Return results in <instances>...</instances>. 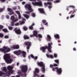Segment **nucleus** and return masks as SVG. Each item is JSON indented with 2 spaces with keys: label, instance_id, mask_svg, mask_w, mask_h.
I'll use <instances>...</instances> for the list:
<instances>
[{
  "label": "nucleus",
  "instance_id": "obj_48",
  "mask_svg": "<svg viewBox=\"0 0 77 77\" xmlns=\"http://www.w3.org/2000/svg\"><path fill=\"white\" fill-rule=\"evenodd\" d=\"M16 12L18 15L20 14V12L18 11H16Z\"/></svg>",
  "mask_w": 77,
  "mask_h": 77
},
{
  "label": "nucleus",
  "instance_id": "obj_25",
  "mask_svg": "<svg viewBox=\"0 0 77 77\" xmlns=\"http://www.w3.org/2000/svg\"><path fill=\"white\" fill-rule=\"evenodd\" d=\"M46 56H47L48 57H50V58H51V59H53L54 58L53 56L51 54L49 55L47 54H46Z\"/></svg>",
  "mask_w": 77,
  "mask_h": 77
},
{
  "label": "nucleus",
  "instance_id": "obj_15",
  "mask_svg": "<svg viewBox=\"0 0 77 77\" xmlns=\"http://www.w3.org/2000/svg\"><path fill=\"white\" fill-rule=\"evenodd\" d=\"M59 66V64L55 63H54L53 65L50 64V68H53L54 66Z\"/></svg>",
  "mask_w": 77,
  "mask_h": 77
},
{
  "label": "nucleus",
  "instance_id": "obj_51",
  "mask_svg": "<svg viewBox=\"0 0 77 77\" xmlns=\"http://www.w3.org/2000/svg\"><path fill=\"white\" fill-rule=\"evenodd\" d=\"M3 11H4V9L2 8L0 9V12H2Z\"/></svg>",
  "mask_w": 77,
  "mask_h": 77
},
{
  "label": "nucleus",
  "instance_id": "obj_31",
  "mask_svg": "<svg viewBox=\"0 0 77 77\" xmlns=\"http://www.w3.org/2000/svg\"><path fill=\"white\" fill-rule=\"evenodd\" d=\"M32 4L33 6H38V2H32Z\"/></svg>",
  "mask_w": 77,
  "mask_h": 77
},
{
  "label": "nucleus",
  "instance_id": "obj_57",
  "mask_svg": "<svg viewBox=\"0 0 77 77\" xmlns=\"http://www.w3.org/2000/svg\"><path fill=\"white\" fill-rule=\"evenodd\" d=\"M13 9L14 10H16V9H17V7H14L13 8Z\"/></svg>",
  "mask_w": 77,
  "mask_h": 77
},
{
  "label": "nucleus",
  "instance_id": "obj_44",
  "mask_svg": "<svg viewBox=\"0 0 77 77\" xmlns=\"http://www.w3.org/2000/svg\"><path fill=\"white\" fill-rule=\"evenodd\" d=\"M38 37H39V38H42V35L40 34H38Z\"/></svg>",
  "mask_w": 77,
  "mask_h": 77
},
{
  "label": "nucleus",
  "instance_id": "obj_3",
  "mask_svg": "<svg viewBox=\"0 0 77 77\" xmlns=\"http://www.w3.org/2000/svg\"><path fill=\"white\" fill-rule=\"evenodd\" d=\"M24 7L25 9H26V10L27 9L28 11H29L25 12V13L27 14H29L30 12H32L33 11V10L32 8V5L30 4H26L24 6Z\"/></svg>",
  "mask_w": 77,
  "mask_h": 77
},
{
  "label": "nucleus",
  "instance_id": "obj_16",
  "mask_svg": "<svg viewBox=\"0 0 77 77\" xmlns=\"http://www.w3.org/2000/svg\"><path fill=\"white\" fill-rule=\"evenodd\" d=\"M42 23L44 25H45V26H47V25H48V22H47V21L45 20H43L42 21Z\"/></svg>",
  "mask_w": 77,
  "mask_h": 77
},
{
  "label": "nucleus",
  "instance_id": "obj_59",
  "mask_svg": "<svg viewBox=\"0 0 77 77\" xmlns=\"http://www.w3.org/2000/svg\"><path fill=\"white\" fill-rule=\"evenodd\" d=\"M33 59H34L35 60H37L38 59V57L37 56H36L35 57H34V58Z\"/></svg>",
  "mask_w": 77,
  "mask_h": 77
},
{
  "label": "nucleus",
  "instance_id": "obj_60",
  "mask_svg": "<svg viewBox=\"0 0 77 77\" xmlns=\"http://www.w3.org/2000/svg\"><path fill=\"white\" fill-rule=\"evenodd\" d=\"M1 2H3V3H4V2H5L6 1V0H1Z\"/></svg>",
  "mask_w": 77,
  "mask_h": 77
},
{
  "label": "nucleus",
  "instance_id": "obj_47",
  "mask_svg": "<svg viewBox=\"0 0 77 77\" xmlns=\"http://www.w3.org/2000/svg\"><path fill=\"white\" fill-rule=\"evenodd\" d=\"M15 26H19V25H20V23L18 22L17 23L15 24Z\"/></svg>",
  "mask_w": 77,
  "mask_h": 77
},
{
  "label": "nucleus",
  "instance_id": "obj_58",
  "mask_svg": "<svg viewBox=\"0 0 77 77\" xmlns=\"http://www.w3.org/2000/svg\"><path fill=\"white\" fill-rule=\"evenodd\" d=\"M5 38H9V36L8 35H5L4 37Z\"/></svg>",
  "mask_w": 77,
  "mask_h": 77
},
{
  "label": "nucleus",
  "instance_id": "obj_33",
  "mask_svg": "<svg viewBox=\"0 0 77 77\" xmlns=\"http://www.w3.org/2000/svg\"><path fill=\"white\" fill-rule=\"evenodd\" d=\"M35 71H35V72H36L37 73H39V69L38 68H35Z\"/></svg>",
  "mask_w": 77,
  "mask_h": 77
},
{
  "label": "nucleus",
  "instance_id": "obj_14",
  "mask_svg": "<svg viewBox=\"0 0 77 77\" xmlns=\"http://www.w3.org/2000/svg\"><path fill=\"white\" fill-rule=\"evenodd\" d=\"M38 10L41 14H45V12L44 11V10L42 8H38Z\"/></svg>",
  "mask_w": 77,
  "mask_h": 77
},
{
  "label": "nucleus",
  "instance_id": "obj_52",
  "mask_svg": "<svg viewBox=\"0 0 77 77\" xmlns=\"http://www.w3.org/2000/svg\"><path fill=\"white\" fill-rule=\"evenodd\" d=\"M54 57L56 58L57 57V54H54Z\"/></svg>",
  "mask_w": 77,
  "mask_h": 77
},
{
  "label": "nucleus",
  "instance_id": "obj_12",
  "mask_svg": "<svg viewBox=\"0 0 77 77\" xmlns=\"http://www.w3.org/2000/svg\"><path fill=\"white\" fill-rule=\"evenodd\" d=\"M15 16L14 15L12 16L11 17V20H12V21H14V22H17V21L18 20V19H15Z\"/></svg>",
  "mask_w": 77,
  "mask_h": 77
},
{
  "label": "nucleus",
  "instance_id": "obj_29",
  "mask_svg": "<svg viewBox=\"0 0 77 77\" xmlns=\"http://www.w3.org/2000/svg\"><path fill=\"white\" fill-rule=\"evenodd\" d=\"M23 15L25 18H26V19H29V15L26 14H23Z\"/></svg>",
  "mask_w": 77,
  "mask_h": 77
},
{
  "label": "nucleus",
  "instance_id": "obj_42",
  "mask_svg": "<svg viewBox=\"0 0 77 77\" xmlns=\"http://www.w3.org/2000/svg\"><path fill=\"white\" fill-rule=\"evenodd\" d=\"M59 2H60V0H57L55 1L54 2V3H59Z\"/></svg>",
  "mask_w": 77,
  "mask_h": 77
},
{
  "label": "nucleus",
  "instance_id": "obj_50",
  "mask_svg": "<svg viewBox=\"0 0 77 77\" xmlns=\"http://www.w3.org/2000/svg\"><path fill=\"white\" fill-rule=\"evenodd\" d=\"M18 15V18H19V19H21V14H20L19 15Z\"/></svg>",
  "mask_w": 77,
  "mask_h": 77
},
{
  "label": "nucleus",
  "instance_id": "obj_43",
  "mask_svg": "<svg viewBox=\"0 0 77 77\" xmlns=\"http://www.w3.org/2000/svg\"><path fill=\"white\" fill-rule=\"evenodd\" d=\"M4 36L3 34L0 33V38H3Z\"/></svg>",
  "mask_w": 77,
  "mask_h": 77
},
{
  "label": "nucleus",
  "instance_id": "obj_27",
  "mask_svg": "<svg viewBox=\"0 0 77 77\" xmlns=\"http://www.w3.org/2000/svg\"><path fill=\"white\" fill-rule=\"evenodd\" d=\"M45 66H42V68L41 69V71H42V72H44V73L45 72Z\"/></svg>",
  "mask_w": 77,
  "mask_h": 77
},
{
  "label": "nucleus",
  "instance_id": "obj_8",
  "mask_svg": "<svg viewBox=\"0 0 77 77\" xmlns=\"http://www.w3.org/2000/svg\"><path fill=\"white\" fill-rule=\"evenodd\" d=\"M56 72H57L58 74H61L62 72V68H59V67H57V68Z\"/></svg>",
  "mask_w": 77,
  "mask_h": 77
},
{
  "label": "nucleus",
  "instance_id": "obj_10",
  "mask_svg": "<svg viewBox=\"0 0 77 77\" xmlns=\"http://www.w3.org/2000/svg\"><path fill=\"white\" fill-rule=\"evenodd\" d=\"M21 51L20 50H18L14 51V53L16 54V55H17V56H19V55H20V54H21Z\"/></svg>",
  "mask_w": 77,
  "mask_h": 77
},
{
  "label": "nucleus",
  "instance_id": "obj_34",
  "mask_svg": "<svg viewBox=\"0 0 77 77\" xmlns=\"http://www.w3.org/2000/svg\"><path fill=\"white\" fill-rule=\"evenodd\" d=\"M54 62H56L58 65L59 64V60H54Z\"/></svg>",
  "mask_w": 77,
  "mask_h": 77
},
{
  "label": "nucleus",
  "instance_id": "obj_22",
  "mask_svg": "<svg viewBox=\"0 0 77 77\" xmlns=\"http://www.w3.org/2000/svg\"><path fill=\"white\" fill-rule=\"evenodd\" d=\"M50 5H50H52V3H51V2H48L47 3L45 2L44 3L45 6H47V5Z\"/></svg>",
  "mask_w": 77,
  "mask_h": 77
},
{
  "label": "nucleus",
  "instance_id": "obj_37",
  "mask_svg": "<svg viewBox=\"0 0 77 77\" xmlns=\"http://www.w3.org/2000/svg\"><path fill=\"white\" fill-rule=\"evenodd\" d=\"M14 23H15V22L12 21L11 22V26H14Z\"/></svg>",
  "mask_w": 77,
  "mask_h": 77
},
{
  "label": "nucleus",
  "instance_id": "obj_35",
  "mask_svg": "<svg viewBox=\"0 0 77 77\" xmlns=\"http://www.w3.org/2000/svg\"><path fill=\"white\" fill-rule=\"evenodd\" d=\"M23 29L24 30V31H26V30H27V29H28V28L26 26H23Z\"/></svg>",
  "mask_w": 77,
  "mask_h": 77
},
{
  "label": "nucleus",
  "instance_id": "obj_20",
  "mask_svg": "<svg viewBox=\"0 0 77 77\" xmlns=\"http://www.w3.org/2000/svg\"><path fill=\"white\" fill-rule=\"evenodd\" d=\"M23 38L24 39H30V37L29 36L27 35H24L23 36Z\"/></svg>",
  "mask_w": 77,
  "mask_h": 77
},
{
  "label": "nucleus",
  "instance_id": "obj_28",
  "mask_svg": "<svg viewBox=\"0 0 77 77\" xmlns=\"http://www.w3.org/2000/svg\"><path fill=\"white\" fill-rule=\"evenodd\" d=\"M6 73L3 72V71H0V77H2V75H6Z\"/></svg>",
  "mask_w": 77,
  "mask_h": 77
},
{
  "label": "nucleus",
  "instance_id": "obj_5",
  "mask_svg": "<svg viewBox=\"0 0 77 77\" xmlns=\"http://www.w3.org/2000/svg\"><path fill=\"white\" fill-rule=\"evenodd\" d=\"M21 68L22 69L21 71L22 72H25V74H24V75H26V72L28 70V67L27 65L23 66H21Z\"/></svg>",
  "mask_w": 77,
  "mask_h": 77
},
{
  "label": "nucleus",
  "instance_id": "obj_36",
  "mask_svg": "<svg viewBox=\"0 0 77 77\" xmlns=\"http://www.w3.org/2000/svg\"><path fill=\"white\" fill-rule=\"evenodd\" d=\"M52 68V71H55L56 69L57 70V67H56L55 68L53 67L52 68Z\"/></svg>",
  "mask_w": 77,
  "mask_h": 77
},
{
  "label": "nucleus",
  "instance_id": "obj_41",
  "mask_svg": "<svg viewBox=\"0 0 77 77\" xmlns=\"http://www.w3.org/2000/svg\"><path fill=\"white\" fill-rule=\"evenodd\" d=\"M31 15L33 17H35L36 16V14L35 13H32L31 14Z\"/></svg>",
  "mask_w": 77,
  "mask_h": 77
},
{
  "label": "nucleus",
  "instance_id": "obj_6",
  "mask_svg": "<svg viewBox=\"0 0 77 77\" xmlns=\"http://www.w3.org/2000/svg\"><path fill=\"white\" fill-rule=\"evenodd\" d=\"M17 27H16L14 28V29L13 30V31L15 32V33L17 34V35H21V31L20 29L19 28L18 29Z\"/></svg>",
  "mask_w": 77,
  "mask_h": 77
},
{
  "label": "nucleus",
  "instance_id": "obj_45",
  "mask_svg": "<svg viewBox=\"0 0 77 77\" xmlns=\"http://www.w3.org/2000/svg\"><path fill=\"white\" fill-rule=\"evenodd\" d=\"M3 28V25H0V30H2Z\"/></svg>",
  "mask_w": 77,
  "mask_h": 77
},
{
  "label": "nucleus",
  "instance_id": "obj_61",
  "mask_svg": "<svg viewBox=\"0 0 77 77\" xmlns=\"http://www.w3.org/2000/svg\"><path fill=\"white\" fill-rule=\"evenodd\" d=\"M52 8V6H48V8H49V9H51Z\"/></svg>",
  "mask_w": 77,
  "mask_h": 77
},
{
  "label": "nucleus",
  "instance_id": "obj_7",
  "mask_svg": "<svg viewBox=\"0 0 77 77\" xmlns=\"http://www.w3.org/2000/svg\"><path fill=\"white\" fill-rule=\"evenodd\" d=\"M24 45L26 46V49L27 50H29L30 47V46L32 45V43L29 41L26 42H24Z\"/></svg>",
  "mask_w": 77,
  "mask_h": 77
},
{
  "label": "nucleus",
  "instance_id": "obj_11",
  "mask_svg": "<svg viewBox=\"0 0 77 77\" xmlns=\"http://www.w3.org/2000/svg\"><path fill=\"white\" fill-rule=\"evenodd\" d=\"M20 48V46L18 45H17L15 46H13L11 47V49H19Z\"/></svg>",
  "mask_w": 77,
  "mask_h": 77
},
{
  "label": "nucleus",
  "instance_id": "obj_46",
  "mask_svg": "<svg viewBox=\"0 0 77 77\" xmlns=\"http://www.w3.org/2000/svg\"><path fill=\"white\" fill-rule=\"evenodd\" d=\"M75 17V14L74 15H72L70 16V18H73Z\"/></svg>",
  "mask_w": 77,
  "mask_h": 77
},
{
  "label": "nucleus",
  "instance_id": "obj_26",
  "mask_svg": "<svg viewBox=\"0 0 77 77\" xmlns=\"http://www.w3.org/2000/svg\"><path fill=\"white\" fill-rule=\"evenodd\" d=\"M2 71L5 72V74L6 73V74H7V69H6V68L5 67H3V69H2Z\"/></svg>",
  "mask_w": 77,
  "mask_h": 77
},
{
  "label": "nucleus",
  "instance_id": "obj_24",
  "mask_svg": "<svg viewBox=\"0 0 77 77\" xmlns=\"http://www.w3.org/2000/svg\"><path fill=\"white\" fill-rule=\"evenodd\" d=\"M7 69L9 71H11V70H12V69H13V67L8 66Z\"/></svg>",
  "mask_w": 77,
  "mask_h": 77
},
{
  "label": "nucleus",
  "instance_id": "obj_49",
  "mask_svg": "<svg viewBox=\"0 0 77 77\" xmlns=\"http://www.w3.org/2000/svg\"><path fill=\"white\" fill-rule=\"evenodd\" d=\"M21 53L22 54H26V53L24 51H22Z\"/></svg>",
  "mask_w": 77,
  "mask_h": 77
},
{
  "label": "nucleus",
  "instance_id": "obj_38",
  "mask_svg": "<svg viewBox=\"0 0 77 77\" xmlns=\"http://www.w3.org/2000/svg\"><path fill=\"white\" fill-rule=\"evenodd\" d=\"M68 7H69L70 8H72V9H75V7L73 5H70Z\"/></svg>",
  "mask_w": 77,
  "mask_h": 77
},
{
  "label": "nucleus",
  "instance_id": "obj_64",
  "mask_svg": "<svg viewBox=\"0 0 77 77\" xmlns=\"http://www.w3.org/2000/svg\"><path fill=\"white\" fill-rule=\"evenodd\" d=\"M25 4H26V2H22V5H25Z\"/></svg>",
  "mask_w": 77,
  "mask_h": 77
},
{
  "label": "nucleus",
  "instance_id": "obj_1",
  "mask_svg": "<svg viewBox=\"0 0 77 77\" xmlns=\"http://www.w3.org/2000/svg\"><path fill=\"white\" fill-rule=\"evenodd\" d=\"M53 45V43L52 42L51 43H48V46H45V47H42L41 48V50L42 51V52L45 53V50L48 49V51L49 53L51 52V48H52V45Z\"/></svg>",
  "mask_w": 77,
  "mask_h": 77
},
{
  "label": "nucleus",
  "instance_id": "obj_40",
  "mask_svg": "<svg viewBox=\"0 0 77 77\" xmlns=\"http://www.w3.org/2000/svg\"><path fill=\"white\" fill-rule=\"evenodd\" d=\"M8 28L9 30H12L13 29V27L11 26H9L8 27Z\"/></svg>",
  "mask_w": 77,
  "mask_h": 77
},
{
  "label": "nucleus",
  "instance_id": "obj_30",
  "mask_svg": "<svg viewBox=\"0 0 77 77\" xmlns=\"http://www.w3.org/2000/svg\"><path fill=\"white\" fill-rule=\"evenodd\" d=\"M17 73L18 74H19V75H20V76H23V72L21 71L18 72Z\"/></svg>",
  "mask_w": 77,
  "mask_h": 77
},
{
  "label": "nucleus",
  "instance_id": "obj_2",
  "mask_svg": "<svg viewBox=\"0 0 77 77\" xmlns=\"http://www.w3.org/2000/svg\"><path fill=\"white\" fill-rule=\"evenodd\" d=\"M4 59L7 63H11L13 61V59L11 58L10 55L9 54H6L4 56Z\"/></svg>",
  "mask_w": 77,
  "mask_h": 77
},
{
  "label": "nucleus",
  "instance_id": "obj_53",
  "mask_svg": "<svg viewBox=\"0 0 77 77\" xmlns=\"http://www.w3.org/2000/svg\"><path fill=\"white\" fill-rule=\"evenodd\" d=\"M76 12V10L75 9H74L72 12V14H74L75 12Z\"/></svg>",
  "mask_w": 77,
  "mask_h": 77
},
{
  "label": "nucleus",
  "instance_id": "obj_13",
  "mask_svg": "<svg viewBox=\"0 0 77 77\" xmlns=\"http://www.w3.org/2000/svg\"><path fill=\"white\" fill-rule=\"evenodd\" d=\"M37 65L38 66H40V67H42V66H45V65L44 64V63L42 62H37Z\"/></svg>",
  "mask_w": 77,
  "mask_h": 77
},
{
  "label": "nucleus",
  "instance_id": "obj_32",
  "mask_svg": "<svg viewBox=\"0 0 77 77\" xmlns=\"http://www.w3.org/2000/svg\"><path fill=\"white\" fill-rule=\"evenodd\" d=\"M2 31L5 33H7V32H8V29L6 28L4 29H2Z\"/></svg>",
  "mask_w": 77,
  "mask_h": 77
},
{
  "label": "nucleus",
  "instance_id": "obj_23",
  "mask_svg": "<svg viewBox=\"0 0 77 77\" xmlns=\"http://www.w3.org/2000/svg\"><path fill=\"white\" fill-rule=\"evenodd\" d=\"M37 6H42V2L40 1L37 2Z\"/></svg>",
  "mask_w": 77,
  "mask_h": 77
},
{
  "label": "nucleus",
  "instance_id": "obj_62",
  "mask_svg": "<svg viewBox=\"0 0 77 77\" xmlns=\"http://www.w3.org/2000/svg\"><path fill=\"white\" fill-rule=\"evenodd\" d=\"M26 54H22V56L23 57H26Z\"/></svg>",
  "mask_w": 77,
  "mask_h": 77
},
{
  "label": "nucleus",
  "instance_id": "obj_56",
  "mask_svg": "<svg viewBox=\"0 0 77 77\" xmlns=\"http://www.w3.org/2000/svg\"><path fill=\"white\" fill-rule=\"evenodd\" d=\"M31 57H32V58H33V59L35 58V57L33 55V54H32L31 55Z\"/></svg>",
  "mask_w": 77,
  "mask_h": 77
},
{
  "label": "nucleus",
  "instance_id": "obj_63",
  "mask_svg": "<svg viewBox=\"0 0 77 77\" xmlns=\"http://www.w3.org/2000/svg\"><path fill=\"white\" fill-rule=\"evenodd\" d=\"M72 12V11H71L69 13V14H71V13Z\"/></svg>",
  "mask_w": 77,
  "mask_h": 77
},
{
  "label": "nucleus",
  "instance_id": "obj_55",
  "mask_svg": "<svg viewBox=\"0 0 77 77\" xmlns=\"http://www.w3.org/2000/svg\"><path fill=\"white\" fill-rule=\"evenodd\" d=\"M30 36L31 38H32V37H34L35 36V35H30Z\"/></svg>",
  "mask_w": 77,
  "mask_h": 77
},
{
  "label": "nucleus",
  "instance_id": "obj_9",
  "mask_svg": "<svg viewBox=\"0 0 77 77\" xmlns=\"http://www.w3.org/2000/svg\"><path fill=\"white\" fill-rule=\"evenodd\" d=\"M7 10L8 12H9L10 13H8V14H9L10 15H13V14H15L14 12V11H12V9H11L10 8H7Z\"/></svg>",
  "mask_w": 77,
  "mask_h": 77
},
{
  "label": "nucleus",
  "instance_id": "obj_18",
  "mask_svg": "<svg viewBox=\"0 0 77 77\" xmlns=\"http://www.w3.org/2000/svg\"><path fill=\"white\" fill-rule=\"evenodd\" d=\"M47 40L48 41H51V36L49 35H47Z\"/></svg>",
  "mask_w": 77,
  "mask_h": 77
},
{
  "label": "nucleus",
  "instance_id": "obj_39",
  "mask_svg": "<svg viewBox=\"0 0 77 77\" xmlns=\"http://www.w3.org/2000/svg\"><path fill=\"white\" fill-rule=\"evenodd\" d=\"M34 75H35L37 76L38 77H39V75H38V74H36V71H34Z\"/></svg>",
  "mask_w": 77,
  "mask_h": 77
},
{
  "label": "nucleus",
  "instance_id": "obj_17",
  "mask_svg": "<svg viewBox=\"0 0 77 77\" xmlns=\"http://www.w3.org/2000/svg\"><path fill=\"white\" fill-rule=\"evenodd\" d=\"M33 35L35 36H36L37 38V35H38V31L36 30H34L33 31Z\"/></svg>",
  "mask_w": 77,
  "mask_h": 77
},
{
  "label": "nucleus",
  "instance_id": "obj_19",
  "mask_svg": "<svg viewBox=\"0 0 77 77\" xmlns=\"http://www.w3.org/2000/svg\"><path fill=\"white\" fill-rule=\"evenodd\" d=\"M35 25V23H33L31 26H29V29L30 30H33V26H34Z\"/></svg>",
  "mask_w": 77,
  "mask_h": 77
},
{
  "label": "nucleus",
  "instance_id": "obj_4",
  "mask_svg": "<svg viewBox=\"0 0 77 77\" xmlns=\"http://www.w3.org/2000/svg\"><path fill=\"white\" fill-rule=\"evenodd\" d=\"M3 48H0V51L2 52H4V53H6V52H9L11 51V48H8V47L4 46Z\"/></svg>",
  "mask_w": 77,
  "mask_h": 77
},
{
  "label": "nucleus",
  "instance_id": "obj_21",
  "mask_svg": "<svg viewBox=\"0 0 77 77\" xmlns=\"http://www.w3.org/2000/svg\"><path fill=\"white\" fill-rule=\"evenodd\" d=\"M54 37L57 39H60V36H59V35L58 34H55L54 35Z\"/></svg>",
  "mask_w": 77,
  "mask_h": 77
},
{
  "label": "nucleus",
  "instance_id": "obj_54",
  "mask_svg": "<svg viewBox=\"0 0 77 77\" xmlns=\"http://www.w3.org/2000/svg\"><path fill=\"white\" fill-rule=\"evenodd\" d=\"M9 71V72H10L11 74H13L14 73V72L13 70H10Z\"/></svg>",
  "mask_w": 77,
  "mask_h": 77
}]
</instances>
